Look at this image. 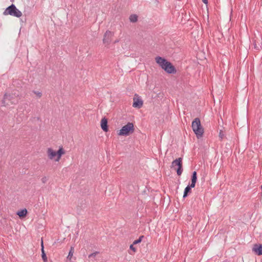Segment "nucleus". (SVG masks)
Masks as SVG:
<instances>
[{
	"label": "nucleus",
	"mask_w": 262,
	"mask_h": 262,
	"mask_svg": "<svg viewBox=\"0 0 262 262\" xmlns=\"http://www.w3.org/2000/svg\"><path fill=\"white\" fill-rule=\"evenodd\" d=\"M156 62L168 74H176L177 70L172 64L165 58L160 56L155 58Z\"/></svg>",
	"instance_id": "1"
},
{
	"label": "nucleus",
	"mask_w": 262,
	"mask_h": 262,
	"mask_svg": "<svg viewBox=\"0 0 262 262\" xmlns=\"http://www.w3.org/2000/svg\"><path fill=\"white\" fill-rule=\"evenodd\" d=\"M191 127L196 137L199 139L203 136L204 133V128L202 127L200 119L199 118H195L192 121Z\"/></svg>",
	"instance_id": "2"
},
{
	"label": "nucleus",
	"mask_w": 262,
	"mask_h": 262,
	"mask_svg": "<svg viewBox=\"0 0 262 262\" xmlns=\"http://www.w3.org/2000/svg\"><path fill=\"white\" fill-rule=\"evenodd\" d=\"M135 131L134 124L132 122H128L127 124L123 126L119 130L118 135L119 136H127L133 134Z\"/></svg>",
	"instance_id": "3"
},
{
	"label": "nucleus",
	"mask_w": 262,
	"mask_h": 262,
	"mask_svg": "<svg viewBox=\"0 0 262 262\" xmlns=\"http://www.w3.org/2000/svg\"><path fill=\"white\" fill-rule=\"evenodd\" d=\"M3 14L4 15H10L16 17H20L22 15V13L17 9L14 4H11L5 9Z\"/></svg>",
	"instance_id": "4"
},
{
	"label": "nucleus",
	"mask_w": 262,
	"mask_h": 262,
	"mask_svg": "<svg viewBox=\"0 0 262 262\" xmlns=\"http://www.w3.org/2000/svg\"><path fill=\"white\" fill-rule=\"evenodd\" d=\"M15 97H16L15 94H7V93H5L2 101L3 105L4 106H6L10 104H17L18 101L14 100Z\"/></svg>",
	"instance_id": "5"
},
{
	"label": "nucleus",
	"mask_w": 262,
	"mask_h": 262,
	"mask_svg": "<svg viewBox=\"0 0 262 262\" xmlns=\"http://www.w3.org/2000/svg\"><path fill=\"white\" fill-rule=\"evenodd\" d=\"M176 166L178 167L177 169L175 168L177 171V174L178 176H181L183 170L182 158L176 159L172 162L170 167L172 168H175Z\"/></svg>",
	"instance_id": "6"
},
{
	"label": "nucleus",
	"mask_w": 262,
	"mask_h": 262,
	"mask_svg": "<svg viewBox=\"0 0 262 262\" xmlns=\"http://www.w3.org/2000/svg\"><path fill=\"white\" fill-rule=\"evenodd\" d=\"M114 35V32L107 30L103 35V43L105 45V46L109 45L112 41Z\"/></svg>",
	"instance_id": "7"
},
{
	"label": "nucleus",
	"mask_w": 262,
	"mask_h": 262,
	"mask_svg": "<svg viewBox=\"0 0 262 262\" xmlns=\"http://www.w3.org/2000/svg\"><path fill=\"white\" fill-rule=\"evenodd\" d=\"M252 251L257 255H262V244H254L252 248Z\"/></svg>",
	"instance_id": "8"
},
{
	"label": "nucleus",
	"mask_w": 262,
	"mask_h": 262,
	"mask_svg": "<svg viewBox=\"0 0 262 262\" xmlns=\"http://www.w3.org/2000/svg\"><path fill=\"white\" fill-rule=\"evenodd\" d=\"M133 106L135 108H140L143 106V101L140 98H134Z\"/></svg>",
	"instance_id": "9"
},
{
	"label": "nucleus",
	"mask_w": 262,
	"mask_h": 262,
	"mask_svg": "<svg viewBox=\"0 0 262 262\" xmlns=\"http://www.w3.org/2000/svg\"><path fill=\"white\" fill-rule=\"evenodd\" d=\"M101 127L104 132L108 131L107 119L105 117L103 118L101 120Z\"/></svg>",
	"instance_id": "10"
},
{
	"label": "nucleus",
	"mask_w": 262,
	"mask_h": 262,
	"mask_svg": "<svg viewBox=\"0 0 262 262\" xmlns=\"http://www.w3.org/2000/svg\"><path fill=\"white\" fill-rule=\"evenodd\" d=\"M66 151L63 148L62 146H60L58 150L56 151L57 154V158L55 159V161L58 162L61 159V156L65 154Z\"/></svg>",
	"instance_id": "11"
},
{
	"label": "nucleus",
	"mask_w": 262,
	"mask_h": 262,
	"mask_svg": "<svg viewBox=\"0 0 262 262\" xmlns=\"http://www.w3.org/2000/svg\"><path fill=\"white\" fill-rule=\"evenodd\" d=\"M41 257L43 262L48 261V258L44 250V246L42 238L41 239Z\"/></svg>",
	"instance_id": "12"
},
{
	"label": "nucleus",
	"mask_w": 262,
	"mask_h": 262,
	"mask_svg": "<svg viewBox=\"0 0 262 262\" xmlns=\"http://www.w3.org/2000/svg\"><path fill=\"white\" fill-rule=\"evenodd\" d=\"M47 154L48 158L50 160H52L55 156H57L56 151L53 150L51 148H48L47 149Z\"/></svg>",
	"instance_id": "13"
},
{
	"label": "nucleus",
	"mask_w": 262,
	"mask_h": 262,
	"mask_svg": "<svg viewBox=\"0 0 262 262\" xmlns=\"http://www.w3.org/2000/svg\"><path fill=\"white\" fill-rule=\"evenodd\" d=\"M191 180V183L190 185H191V186L193 187H195L196 182L197 181V173L195 171H194L192 172Z\"/></svg>",
	"instance_id": "14"
},
{
	"label": "nucleus",
	"mask_w": 262,
	"mask_h": 262,
	"mask_svg": "<svg viewBox=\"0 0 262 262\" xmlns=\"http://www.w3.org/2000/svg\"><path fill=\"white\" fill-rule=\"evenodd\" d=\"M194 187H193L191 186V185H188L184 189V193H183V198H185L187 197L188 195V193H189L191 192V189L192 188H194Z\"/></svg>",
	"instance_id": "15"
},
{
	"label": "nucleus",
	"mask_w": 262,
	"mask_h": 262,
	"mask_svg": "<svg viewBox=\"0 0 262 262\" xmlns=\"http://www.w3.org/2000/svg\"><path fill=\"white\" fill-rule=\"evenodd\" d=\"M27 210L26 209H24L20 211H18L17 212V214L19 216L20 219L25 217L27 214Z\"/></svg>",
	"instance_id": "16"
},
{
	"label": "nucleus",
	"mask_w": 262,
	"mask_h": 262,
	"mask_svg": "<svg viewBox=\"0 0 262 262\" xmlns=\"http://www.w3.org/2000/svg\"><path fill=\"white\" fill-rule=\"evenodd\" d=\"M129 20L132 23H136L138 20V16L136 14H131L129 17Z\"/></svg>",
	"instance_id": "17"
},
{
	"label": "nucleus",
	"mask_w": 262,
	"mask_h": 262,
	"mask_svg": "<svg viewBox=\"0 0 262 262\" xmlns=\"http://www.w3.org/2000/svg\"><path fill=\"white\" fill-rule=\"evenodd\" d=\"M261 45H262L261 42H256V40H255L254 43V47L255 49H256L257 50H260L262 48Z\"/></svg>",
	"instance_id": "18"
},
{
	"label": "nucleus",
	"mask_w": 262,
	"mask_h": 262,
	"mask_svg": "<svg viewBox=\"0 0 262 262\" xmlns=\"http://www.w3.org/2000/svg\"><path fill=\"white\" fill-rule=\"evenodd\" d=\"M74 251V247H71L70 248V251L69 252V254L67 257V259L70 260L71 259L72 256L73 255Z\"/></svg>",
	"instance_id": "19"
},
{
	"label": "nucleus",
	"mask_w": 262,
	"mask_h": 262,
	"mask_svg": "<svg viewBox=\"0 0 262 262\" xmlns=\"http://www.w3.org/2000/svg\"><path fill=\"white\" fill-rule=\"evenodd\" d=\"M144 236L143 235H141L138 239L134 241V242H133V244L136 245L137 244L140 243L142 240V238H144Z\"/></svg>",
	"instance_id": "20"
},
{
	"label": "nucleus",
	"mask_w": 262,
	"mask_h": 262,
	"mask_svg": "<svg viewBox=\"0 0 262 262\" xmlns=\"http://www.w3.org/2000/svg\"><path fill=\"white\" fill-rule=\"evenodd\" d=\"M98 253H99V252L98 251H96L93 253H91L89 255V258H91V257H95Z\"/></svg>",
	"instance_id": "21"
},
{
	"label": "nucleus",
	"mask_w": 262,
	"mask_h": 262,
	"mask_svg": "<svg viewBox=\"0 0 262 262\" xmlns=\"http://www.w3.org/2000/svg\"><path fill=\"white\" fill-rule=\"evenodd\" d=\"M33 93L36 94L39 98H40L42 96V93L41 92L33 91Z\"/></svg>",
	"instance_id": "22"
},
{
	"label": "nucleus",
	"mask_w": 262,
	"mask_h": 262,
	"mask_svg": "<svg viewBox=\"0 0 262 262\" xmlns=\"http://www.w3.org/2000/svg\"><path fill=\"white\" fill-rule=\"evenodd\" d=\"M48 180V179L47 177H43L42 178L41 181L42 183L45 184L47 182Z\"/></svg>",
	"instance_id": "23"
},
{
	"label": "nucleus",
	"mask_w": 262,
	"mask_h": 262,
	"mask_svg": "<svg viewBox=\"0 0 262 262\" xmlns=\"http://www.w3.org/2000/svg\"><path fill=\"white\" fill-rule=\"evenodd\" d=\"M134 244H132L130 245V249L132 250V251H133L134 252H136V251H137V249L134 246Z\"/></svg>",
	"instance_id": "24"
},
{
	"label": "nucleus",
	"mask_w": 262,
	"mask_h": 262,
	"mask_svg": "<svg viewBox=\"0 0 262 262\" xmlns=\"http://www.w3.org/2000/svg\"><path fill=\"white\" fill-rule=\"evenodd\" d=\"M224 135L223 133V131L221 130L220 132V133H219V137L221 139H223L224 138Z\"/></svg>",
	"instance_id": "25"
},
{
	"label": "nucleus",
	"mask_w": 262,
	"mask_h": 262,
	"mask_svg": "<svg viewBox=\"0 0 262 262\" xmlns=\"http://www.w3.org/2000/svg\"><path fill=\"white\" fill-rule=\"evenodd\" d=\"M202 1L205 4H208V0H202Z\"/></svg>",
	"instance_id": "26"
},
{
	"label": "nucleus",
	"mask_w": 262,
	"mask_h": 262,
	"mask_svg": "<svg viewBox=\"0 0 262 262\" xmlns=\"http://www.w3.org/2000/svg\"><path fill=\"white\" fill-rule=\"evenodd\" d=\"M119 41V39H116L114 41V43L115 44V43H118V42Z\"/></svg>",
	"instance_id": "27"
}]
</instances>
